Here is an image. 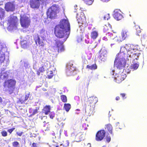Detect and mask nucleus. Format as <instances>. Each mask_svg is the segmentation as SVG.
<instances>
[{"instance_id":"58","label":"nucleus","mask_w":147,"mask_h":147,"mask_svg":"<svg viewBox=\"0 0 147 147\" xmlns=\"http://www.w3.org/2000/svg\"><path fill=\"white\" fill-rule=\"evenodd\" d=\"M84 125V124H83L82 125Z\"/></svg>"},{"instance_id":"31","label":"nucleus","mask_w":147,"mask_h":147,"mask_svg":"<svg viewBox=\"0 0 147 147\" xmlns=\"http://www.w3.org/2000/svg\"><path fill=\"white\" fill-rule=\"evenodd\" d=\"M47 75L49 79L51 78L53 76V72L52 71H48L47 72Z\"/></svg>"},{"instance_id":"5","label":"nucleus","mask_w":147,"mask_h":147,"mask_svg":"<svg viewBox=\"0 0 147 147\" xmlns=\"http://www.w3.org/2000/svg\"><path fill=\"white\" fill-rule=\"evenodd\" d=\"M20 21L21 26L24 28H28L30 25V20L28 17L25 16H21Z\"/></svg>"},{"instance_id":"51","label":"nucleus","mask_w":147,"mask_h":147,"mask_svg":"<svg viewBox=\"0 0 147 147\" xmlns=\"http://www.w3.org/2000/svg\"><path fill=\"white\" fill-rule=\"evenodd\" d=\"M2 100L1 98L0 97V102H2Z\"/></svg>"},{"instance_id":"30","label":"nucleus","mask_w":147,"mask_h":147,"mask_svg":"<svg viewBox=\"0 0 147 147\" xmlns=\"http://www.w3.org/2000/svg\"><path fill=\"white\" fill-rule=\"evenodd\" d=\"M121 35L125 37V38L129 36V32L125 30L122 33Z\"/></svg>"},{"instance_id":"25","label":"nucleus","mask_w":147,"mask_h":147,"mask_svg":"<svg viewBox=\"0 0 147 147\" xmlns=\"http://www.w3.org/2000/svg\"><path fill=\"white\" fill-rule=\"evenodd\" d=\"M98 36V32L96 31H93L91 33V37L94 40L96 39Z\"/></svg>"},{"instance_id":"44","label":"nucleus","mask_w":147,"mask_h":147,"mask_svg":"<svg viewBox=\"0 0 147 147\" xmlns=\"http://www.w3.org/2000/svg\"><path fill=\"white\" fill-rule=\"evenodd\" d=\"M106 140L107 142H109L111 140V138L110 136H107L106 137Z\"/></svg>"},{"instance_id":"26","label":"nucleus","mask_w":147,"mask_h":147,"mask_svg":"<svg viewBox=\"0 0 147 147\" xmlns=\"http://www.w3.org/2000/svg\"><path fill=\"white\" fill-rule=\"evenodd\" d=\"M97 66L95 63L91 65H87L86 67V68L87 69H89L92 70H95L96 69H97Z\"/></svg>"},{"instance_id":"47","label":"nucleus","mask_w":147,"mask_h":147,"mask_svg":"<svg viewBox=\"0 0 147 147\" xmlns=\"http://www.w3.org/2000/svg\"><path fill=\"white\" fill-rule=\"evenodd\" d=\"M16 133L18 136H21L23 134V132H21L20 133L18 132H17Z\"/></svg>"},{"instance_id":"37","label":"nucleus","mask_w":147,"mask_h":147,"mask_svg":"<svg viewBox=\"0 0 147 147\" xmlns=\"http://www.w3.org/2000/svg\"><path fill=\"white\" fill-rule=\"evenodd\" d=\"M39 109V107H36V109H34L31 114V115H35L38 112V110Z\"/></svg>"},{"instance_id":"53","label":"nucleus","mask_w":147,"mask_h":147,"mask_svg":"<svg viewBox=\"0 0 147 147\" xmlns=\"http://www.w3.org/2000/svg\"><path fill=\"white\" fill-rule=\"evenodd\" d=\"M88 145L90 146V147H91V144L90 143H88Z\"/></svg>"},{"instance_id":"38","label":"nucleus","mask_w":147,"mask_h":147,"mask_svg":"<svg viewBox=\"0 0 147 147\" xmlns=\"http://www.w3.org/2000/svg\"><path fill=\"white\" fill-rule=\"evenodd\" d=\"M103 18L104 20H108L110 18V15L109 13L106 14L103 17Z\"/></svg>"},{"instance_id":"56","label":"nucleus","mask_w":147,"mask_h":147,"mask_svg":"<svg viewBox=\"0 0 147 147\" xmlns=\"http://www.w3.org/2000/svg\"><path fill=\"white\" fill-rule=\"evenodd\" d=\"M105 28H104V30H105Z\"/></svg>"},{"instance_id":"42","label":"nucleus","mask_w":147,"mask_h":147,"mask_svg":"<svg viewBox=\"0 0 147 147\" xmlns=\"http://www.w3.org/2000/svg\"><path fill=\"white\" fill-rule=\"evenodd\" d=\"M2 136L5 137L7 136V133L5 131H3L1 132Z\"/></svg>"},{"instance_id":"6","label":"nucleus","mask_w":147,"mask_h":147,"mask_svg":"<svg viewBox=\"0 0 147 147\" xmlns=\"http://www.w3.org/2000/svg\"><path fill=\"white\" fill-rule=\"evenodd\" d=\"M98 101L97 98L94 96L90 97L88 98L87 104L88 106L90 107V110H94L95 105Z\"/></svg>"},{"instance_id":"59","label":"nucleus","mask_w":147,"mask_h":147,"mask_svg":"<svg viewBox=\"0 0 147 147\" xmlns=\"http://www.w3.org/2000/svg\"><path fill=\"white\" fill-rule=\"evenodd\" d=\"M59 147V146L58 147Z\"/></svg>"},{"instance_id":"18","label":"nucleus","mask_w":147,"mask_h":147,"mask_svg":"<svg viewBox=\"0 0 147 147\" xmlns=\"http://www.w3.org/2000/svg\"><path fill=\"white\" fill-rule=\"evenodd\" d=\"M73 134L75 136V140L76 142H78L81 141L82 138V133L81 132H79L78 133H73Z\"/></svg>"},{"instance_id":"17","label":"nucleus","mask_w":147,"mask_h":147,"mask_svg":"<svg viewBox=\"0 0 147 147\" xmlns=\"http://www.w3.org/2000/svg\"><path fill=\"white\" fill-rule=\"evenodd\" d=\"M116 37V35L112 33L108 32L106 34V36H104L103 39L105 41L108 39H113Z\"/></svg>"},{"instance_id":"36","label":"nucleus","mask_w":147,"mask_h":147,"mask_svg":"<svg viewBox=\"0 0 147 147\" xmlns=\"http://www.w3.org/2000/svg\"><path fill=\"white\" fill-rule=\"evenodd\" d=\"M69 143L68 141L65 140L63 142L61 145L64 147H67L69 146Z\"/></svg>"},{"instance_id":"35","label":"nucleus","mask_w":147,"mask_h":147,"mask_svg":"<svg viewBox=\"0 0 147 147\" xmlns=\"http://www.w3.org/2000/svg\"><path fill=\"white\" fill-rule=\"evenodd\" d=\"M116 37L117 38V41H119L121 42L125 39V37L123 36L122 35L121 36H116Z\"/></svg>"},{"instance_id":"45","label":"nucleus","mask_w":147,"mask_h":147,"mask_svg":"<svg viewBox=\"0 0 147 147\" xmlns=\"http://www.w3.org/2000/svg\"><path fill=\"white\" fill-rule=\"evenodd\" d=\"M15 129V128H13L11 129H9L7 131L10 134H11L12 131Z\"/></svg>"},{"instance_id":"22","label":"nucleus","mask_w":147,"mask_h":147,"mask_svg":"<svg viewBox=\"0 0 147 147\" xmlns=\"http://www.w3.org/2000/svg\"><path fill=\"white\" fill-rule=\"evenodd\" d=\"M46 70V69L44 66H42L39 68L38 70L36 71V74L38 76H40V74L42 75V74Z\"/></svg>"},{"instance_id":"23","label":"nucleus","mask_w":147,"mask_h":147,"mask_svg":"<svg viewBox=\"0 0 147 147\" xmlns=\"http://www.w3.org/2000/svg\"><path fill=\"white\" fill-rule=\"evenodd\" d=\"M89 84L88 82H85L82 86V88L84 90V93L87 94L88 92V86Z\"/></svg>"},{"instance_id":"19","label":"nucleus","mask_w":147,"mask_h":147,"mask_svg":"<svg viewBox=\"0 0 147 147\" xmlns=\"http://www.w3.org/2000/svg\"><path fill=\"white\" fill-rule=\"evenodd\" d=\"M51 107L50 105H46L42 110V112L45 115H47L50 112Z\"/></svg>"},{"instance_id":"29","label":"nucleus","mask_w":147,"mask_h":147,"mask_svg":"<svg viewBox=\"0 0 147 147\" xmlns=\"http://www.w3.org/2000/svg\"><path fill=\"white\" fill-rule=\"evenodd\" d=\"M50 147H58L57 143L55 142V141H52L50 144L49 145Z\"/></svg>"},{"instance_id":"16","label":"nucleus","mask_w":147,"mask_h":147,"mask_svg":"<svg viewBox=\"0 0 147 147\" xmlns=\"http://www.w3.org/2000/svg\"><path fill=\"white\" fill-rule=\"evenodd\" d=\"M105 131L108 134H110L111 135L113 136V127L111 125L110 123L105 125Z\"/></svg>"},{"instance_id":"2","label":"nucleus","mask_w":147,"mask_h":147,"mask_svg":"<svg viewBox=\"0 0 147 147\" xmlns=\"http://www.w3.org/2000/svg\"><path fill=\"white\" fill-rule=\"evenodd\" d=\"M126 50L127 51V57H131L133 59V61H134L135 59L138 60V59L139 57L140 54L136 52V50L133 45L130 44H125L124 47H122L121 48L120 53L119 55L121 56L123 55V58H124L125 57V53H124L123 50Z\"/></svg>"},{"instance_id":"43","label":"nucleus","mask_w":147,"mask_h":147,"mask_svg":"<svg viewBox=\"0 0 147 147\" xmlns=\"http://www.w3.org/2000/svg\"><path fill=\"white\" fill-rule=\"evenodd\" d=\"M138 28H136V32L137 34L140 33L141 32V29L140 26H138Z\"/></svg>"},{"instance_id":"7","label":"nucleus","mask_w":147,"mask_h":147,"mask_svg":"<svg viewBox=\"0 0 147 147\" xmlns=\"http://www.w3.org/2000/svg\"><path fill=\"white\" fill-rule=\"evenodd\" d=\"M76 17L79 24H81L80 26L86 24V19L83 12H81L80 13L77 14Z\"/></svg>"},{"instance_id":"57","label":"nucleus","mask_w":147,"mask_h":147,"mask_svg":"<svg viewBox=\"0 0 147 147\" xmlns=\"http://www.w3.org/2000/svg\"><path fill=\"white\" fill-rule=\"evenodd\" d=\"M112 72H113V71H112Z\"/></svg>"},{"instance_id":"32","label":"nucleus","mask_w":147,"mask_h":147,"mask_svg":"<svg viewBox=\"0 0 147 147\" xmlns=\"http://www.w3.org/2000/svg\"><path fill=\"white\" fill-rule=\"evenodd\" d=\"M84 3L88 5H92L94 1V0H83Z\"/></svg>"},{"instance_id":"9","label":"nucleus","mask_w":147,"mask_h":147,"mask_svg":"<svg viewBox=\"0 0 147 147\" xmlns=\"http://www.w3.org/2000/svg\"><path fill=\"white\" fill-rule=\"evenodd\" d=\"M126 77L125 74L123 72L116 74L114 77L115 82L118 83H120L124 80Z\"/></svg>"},{"instance_id":"27","label":"nucleus","mask_w":147,"mask_h":147,"mask_svg":"<svg viewBox=\"0 0 147 147\" xmlns=\"http://www.w3.org/2000/svg\"><path fill=\"white\" fill-rule=\"evenodd\" d=\"M71 108V105L69 103L65 104L63 107V109L68 112L69 111Z\"/></svg>"},{"instance_id":"13","label":"nucleus","mask_w":147,"mask_h":147,"mask_svg":"<svg viewBox=\"0 0 147 147\" xmlns=\"http://www.w3.org/2000/svg\"><path fill=\"white\" fill-rule=\"evenodd\" d=\"M121 11L117 9H115L114 11L113 16L117 20H121L123 18V16L121 13Z\"/></svg>"},{"instance_id":"11","label":"nucleus","mask_w":147,"mask_h":147,"mask_svg":"<svg viewBox=\"0 0 147 147\" xmlns=\"http://www.w3.org/2000/svg\"><path fill=\"white\" fill-rule=\"evenodd\" d=\"M100 55L98 57L99 59L101 61H105L107 56V51L105 50L101 49L99 52Z\"/></svg>"},{"instance_id":"28","label":"nucleus","mask_w":147,"mask_h":147,"mask_svg":"<svg viewBox=\"0 0 147 147\" xmlns=\"http://www.w3.org/2000/svg\"><path fill=\"white\" fill-rule=\"evenodd\" d=\"M40 36L43 39L45 38L46 37V34L45 30L43 29L40 30Z\"/></svg>"},{"instance_id":"40","label":"nucleus","mask_w":147,"mask_h":147,"mask_svg":"<svg viewBox=\"0 0 147 147\" xmlns=\"http://www.w3.org/2000/svg\"><path fill=\"white\" fill-rule=\"evenodd\" d=\"M25 102V101L24 100V99L23 100L21 98L19 99L18 100L17 102V103L22 104L24 103Z\"/></svg>"},{"instance_id":"46","label":"nucleus","mask_w":147,"mask_h":147,"mask_svg":"<svg viewBox=\"0 0 147 147\" xmlns=\"http://www.w3.org/2000/svg\"><path fill=\"white\" fill-rule=\"evenodd\" d=\"M126 94L124 93H121L120 94V95L122 97L123 99H124L126 98V97H125Z\"/></svg>"},{"instance_id":"55","label":"nucleus","mask_w":147,"mask_h":147,"mask_svg":"<svg viewBox=\"0 0 147 147\" xmlns=\"http://www.w3.org/2000/svg\"><path fill=\"white\" fill-rule=\"evenodd\" d=\"M86 129V128H85L84 129Z\"/></svg>"},{"instance_id":"12","label":"nucleus","mask_w":147,"mask_h":147,"mask_svg":"<svg viewBox=\"0 0 147 147\" xmlns=\"http://www.w3.org/2000/svg\"><path fill=\"white\" fill-rule=\"evenodd\" d=\"M5 7V10L7 11H13L15 9V5L13 3L10 2L6 3Z\"/></svg>"},{"instance_id":"1","label":"nucleus","mask_w":147,"mask_h":147,"mask_svg":"<svg viewBox=\"0 0 147 147\" xmlns=\"http://www.w3.org/2000/svg\"><path fill=\"white\" fill-rule=\"evenodd\" d=\"M70 25L67 20L62 19L60 21L59 24L56 25L54 28V33L58 38H63V41H56L51 49V53L57 55L59 52H63L65 50L63 44L68 38L70 33Z\"/></svg>"},{"instance_id":"3","label":"nucleus","mask_w":147,"mask_h":147,"mask_svg":"<svg viewBox=\"0 0 147 147\" xmlns=\"http://www.w3.org/2000/svg\"><path fill=\"white\" fill-rule=\"evenodd\" d=\"M16 81L15 80L10 79L6 80L4 83V86L7 88V90L9 94H12L15 90Z\"/></svg>"},{"instance_id":"24","label":"nucleus","mask_w":147,"mask_h":147,"mask_svg":"<svg viewBox=\"0 0 147 147\" xmlns=\"http://www.w3.org/2000/svg\"><path fill=\"white\" fill-rule=\"evenodd\" d=\"M132 63L133 64L131 65L130 68L133 70L136 69L139 67V63L138 62L136 63L135 61H133Z\"/></svg>"},{"instance_id":"21","label":"nucleus","mask_w":147,"mask_h":147,"mask_svg":"<svg viewBox=\"0 0 147 147\" xmlns=\"http://www.w3.org/2000/svg\"><path fill=\"white\" fill-rule=\"evenodd\" d=\"M32 43L29 44L28 42L26 40H23L21 42V46L24 49H26L28 48L29 46L31 45Z\"/></svg>"},{"instance_id":"15","label":"nucleus","mask_w":147,"mask_h":147,"mask_svg":"<svg viewBox=\"0 0 147 147\" xmlns=\"http://www.w3.org/2000/svg\"><path fill=\"white\" fill-rule=\"evenodd\" d=\"M30 7L33 9H38L40 4L34 0H30Z\"/></svg>"},{"instance_id":"33","label":"nucleus","mask_w":147,"mask_h":147,"mask_svg":"<svg viewBox=\"0 0 147 147\" xmlns=\"http://www.w3.org/2000/svg\"><path fill=\"white\" fill-rule=\"evenodd\" d=\"M4 11L3 9L0 7V19H1L4 16Z\"/></svg>"},{"instance_id":"48","label":"nucleus","mask_w":147,"mask_h":147,"mask_svg":"<svg viewBox=\"0 0 147 147\" xmlns=\"http://www.w3.org/2000/svg\"><path fill=\"white\" fill-rule=\"evenodd\" d=\"M36 144L35 143H33L32 144V147H36Z\"/></svg>"},{"instance_id":"49","label":"nucleus","mask_w":147,"mask_h":147,"mask_svg":"<svg viewBox=\"0 0 147 147\" xmlns=\"http://www.w3.org/2000/svg\"><path fill=\"white\" fill-rule=\"evenodd\" d=\"M120 99V98L119 96H117L115 98V99L117 100H119Z\"/></svg>"},{"instance_id":"14","label":"nucleus","mask_w":147,"mask_h":147,"mask_svg":"<svg viewBox=\"0 0 147 147\" xmlns=\"http://www.w3.org/2000/svg\"><path fill=\"white\" fill-rule=\"evenodd\" d=\"M34 40L36 44L37 45L38 43L39 45L43 47L44 45V43L41 40L39 36L37 34H35L33 36Z\"/></svg>"},{"instance_id":"41","label":"nucleus","mask_w":147,"mask_h":147,"mask_svg":"<svg viewBox=\"0 0 147 147\" xmlns=\"http://www.w3.org/2000/svg\"><path fill=\"white\" fill-rule=\"evenodd\" d=\"M30 93L29 92L28 94H26L25 97V99H24V100L26 101L28 100L30 97Z\"/></svg>"},{"instance_id":"20","label":"nucleus","mask_w":147,"mask_h":147,"mask_svg":"<svg viewBox=\"0 0 147 147\" xmlns=\"http://www.w3.org/2000/svg\"><path fill=\"white\" fill-rule=\"evenodd\" d=\"M8 22L9 24V26L14 27L16 25L17 21L13 18H10L9 20H8Z\"/></svg>"},{"instance_id":"54","label":"nucleus","mask_w":147,"mask_h":147,"mask_svg":"<svg viewBox=\"0 0 147 147\" xmlns=\"http://www.w3.org/2000/svg\"><path fill=\"white\" fill-rule=\"evenodd\" d=\"M102 147H106V146H102Z\"/></svg>"},{"instance_id":"10","label":"nucleus","mask_w":147,"mask_h":147,"mask_svg":"<svg viewBox=\"0 0 147 147\" xmlns=\"http://www.w3.org/2000/svg\"><path fill=\"white\" fill-rule=\"evenodd\" d=\"M120 53L118 54V56H119V59H118V58H116L114 61V64L115 65L116 67L119 69H122L124 65L122 63V61H121L120 59H123L122 57L123 55H122L121 56L119 55V54Z\"/></svg>"},{"instance_id":"52","label":"nucleus","mask_w":147,"mask_h":147,"mask_svg":"<svg viewBox=\"0 0 147 147\" xmlns=\"http://www.w3.org/2000/svg\"><path fill=\"white\" fill-rule=\"evenodd\" d=\"M114 45H115V44H111V47H113V46Z\"/></svg>"},{"instance_id":"8","label":"nucleus","mask_w":147,"mask_h":147,"mask_svg":"<svg viewBox=\"0 0 147 147\" xmlns=\"http://www.w3.org/2000/svg\"><path fill=\"white\" fill-rule=\"evenodd\" d=\"M106 132L104 130H100L96 133L95 139L97 142L102 140L105 138Z\"/></svg>"},{"instance_id":"4","label":"nucleus","mask_w":147,"mask_h":147,"mask_svg":"<svg viewBox=\"0 0 147 147\" xmlns=\"http://www.w3.org/2000/svg\"><path fill=\"white\" fill-rule=\"evenodd\" d=\"M59 12V8L56 5H52L48 9L47 14L51 19H55L57 16V14Z\"/></svg>"},{"instance_id":"50","label":"nucleus","mask_w":147,"mask_h":147,"mask_svg":"<svg viewBox=\"0 0 147 147\" xmlns=\"http://www.w3.org/2000/svg\"><path fill=\"white\" fill-rule=\"evenodd\" d=\"M134 24H135V28H136H136H138V26H139L138 25H136L135 24V23L134 22Z\"/></svg>"},{"instance_id":"34","label":"nucleus","mask_w":147,"mask_h":147,"mask_svg":"<svg viewBox=\"0 0 147 147\" xmlns=\"http://www.w3.org/2000/svg\"><path fill=\"white\" fill-rule=\"evenodd\" d=\"M61 99L62 101L63 102H66L67 101V97L65 95H61Z\"/></svg>"},{"instance_id":"39","label":"nucleus","mask_w":147,"mask_h":147,"mask_svg":"<svg viewBox=\"0 0 147 147\" xmlns=\"http://www.w3.org/2000/svg\"><path fill=\"white\" fill-rule=\"evenodd\" d=\"M49 115L50 118L51 119H53L55 115V113L53 112H52L50 113Z\"/></svg>"}]
</instances>
